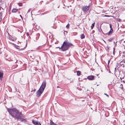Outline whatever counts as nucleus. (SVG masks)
Masks as SVG:
<instances>
[{
    "instance_id": "f257e3e1",
    "label": "nucleus",
    "mask_w": 125,
    "mask_h": 125,
    "mask_svg": "<svg viewBox=\"0 0 125 125\" xmlns=\"http://www.w3.org/2000/svg\"><path fill=\"white\" fill-rule=\"evenodd\" d=\"M7 110L12 117L15 119L19 120V118L20 117V115H21V113L19 112L15 108L9 109L8 108Z\"/></svg>"
},
{
    "instance_id": "f03ea898",
    "label": "nucleus",
    "mask_w": 125,
    "mask_h": 125,
    "mask_svg": "<svg viewBox=\"0 0 125 125\" xmlns=\"http://www.w3.org/2000/svg\"><path fill=\"white\" fill-rule=\"evenodd\" d=\"M46 82L44 81L42 83L39 90L37 92V96L39 97L43 93L46 86Z\"/></svg>"
},
{
    "instance_id": "7ed1b4c3",
    "label": "nucleus",
    "mask_w": 125,
    "mask_h": 125,
    "mask_svg": "<svg viewBox=\"0 0 125 125\" xmlns=\"http://www.w3.org/2000/svg\"><path fill=\"white\" fill-rule=\"evenodd\" d=\"M74 46L72 44L67 41L64 42L63 45L61 47V48L62 51H64L68 49L69 47Z\"/></svg>"
},
{
    "instance_id": "20e7f679",
    "label": "nucleus",
    "mask_w": 125,
    "mask_h": 125,
    "mask_svg": "<svg viewBox=\"0 0 125 125\" xmlns=\"http://www.w3.org/2000/svg\"><path fill=\"white\" fill-rule=\"evenodd\" d=\"M90 7V5H88V6H83L82 9L83 12H85L89 10Z\"/></svg>"
},
{
    "instance_id": "39448f33",
    "label": "nucleus",
    "mask_w": 125,
    "mask_h": 125,
    "mask_svg": "<svg viewBox=\"0 0 125 125\" xmlns=\"http://www.w3.org/2000/svg\"><path fill=\"white\" fill-rule=\"evenodd\" d=\"M32 122L35 125H41L40 123L38 122L37 121H34L33 120Z\"/></svg>"
},
{
    "instance_id": "423d86ee",
    "label": "nucleus",
    "mask_w": 125,
    "mask_h": 125,
    "mask_svg": "<svg viewBox=\"0 0 125 125\" xmlns=\"http://www.w3.org/2000/svg\"><path fill=\"white\" fill-rule=\"evenodd\" d=\"M94 76L93 75L89 76L87 77V78L90 80H93L94 79Z\"/></svg>"
},
{
    "instance_id": "0eeeda50",
    "label": "nucleus",
    "mask_w": 125,
    "mask_h": 125,
    "mask_svg": "<svg viewBox=\"0 0 125 125\" xmlns=\"http://www.w3.org/2000/svg\"><path fill=\"white\" fill-rule=\"evenodd\" d=\"M19 119L21 121L25 122L26 121L25 119L21 118V115H20V117L19 118Z\"/></svg>"
},
{
    "instance_id": "6e6552de",
    "label": "nucleus",
    "mask_w": 125,
    "mask_h": 125,
    "mask_svg": "<svg viewBox=\"0 0 125 125\" xmlns=\"http://www.w3.org/2000/svg\"><path fill=\"white\" fill-rule=\"evenodd\" d=\"M113 31V29H110V31L108 32L107 33V34L108 35H111Z\"/></svg>"
},
{
    "instance_id": "1a4fd4ad",
    "label": "nucleus",
    "mask_w": 125,
    "mask_h": 125,
    "mask_svg": "<svg viewBox=\"0 0 125 125\" xmlns=\"http://www.w3.org/2000/svg\"><path fill=\"white\" fill-rule=\"evenodd\" d=\"M19 9H13L12 10V12H15L18 11Z\"/></svg>"
},
{
    "instance_id": "9d476101",
    "label": "nucleus",
    "mask_w": 125,
    "mask_h": 125,
    "mask_svg": "<svg viewBox=\"0 0 125 125\" xmlns=\"http://www.w3.org/2000/svg\"><path fill=\"white\" fill-rule=\"evenodd\" d=\"M50 125H56L51 120H50Z\"/></svg>"
},
{
    "instance_id": "9b49d317",
    "label": "nucleus",
    "mask_w": 125,
    "mask_h": 125,
    "mask_svg": "<svg viewBox=\"0 0 125 125\" xmlns=\"http://www.w3.org/2000/svg\"><path fill=\"white\" fill-rule=\"evenodd\" d=\"M77 74L78 76H79L81 74V72L79 71L77 72Z\"/></svg>"
},
{
    "instance_id": "f8f14e48",
    "label": "nucleus",
    "mask_w": 125,
    "mask_h": 125,
    "mask_svg": "<svg viewBox=\"0 0 125 125\" xmlns=\"http://www.w3.org/2000/svg\"><path fill=\"white\" fill-rule=\"evenodd\" d=\"M36 36V39H38L40 36V34L39 33L37 34Z\"/></svg>"
},
{
    "instance_id": "ddd939ff",
    "label": "nucleus",
    "mask_w": 125,
    "mask_h": 125,
    "mask_svg": "<svg viewBox=\"0 0 125 125\" xmlns=\"http://www.w3.org/2000/svg\"><path fill=\"white\" fill-rule=\"evenodd\" d=\"M3 73L0 72V79L1 78L3 77Z\"/></svg>"
},
{
    "instance_id": "4468645a",
    "label": "nucleus",
    "mask_w": 125,
    "mask_h": 125,
    "mask_svg": "<svg viewBox=\"0 0 125 125\" xmlns=\"http://www.w3.org/2000/svg\"><path fill=\"white\" fill-rule=\"evenodd\" d=\"M84 37H85V36H84V35L83 34H82L81 35V39H83L84 38Z\"/></svg>"
},
{
    "instance_id": "2eb2a0df",
    "label": "nucleus",
    "mask_w": 125,
    "mask_h": 125,
    "mask_svg": "<svg viewBox=\"0 0 125 125\" xmlns=\"http://www.w3.org/2000/svg\"><path fill=\"white\" fill-rule=\"evenodd\" d=\"M94 23H93L92 24V26H91V28L92 29L93 28L94 25Z\"/></svg>"
},
{
    "instance_id": "dca6fc26",
    "label": "nucleus",
    "mask_w": 125,
    "mask_h": 125,
    "mask_svg": "<svg viewBox=\"0 0 125 125\" xmlns=\"http://www.w3.org/2000/svg\"><path fill=\"white\" fill-rule=\"evenodd\" d=\"M113 39V38H111L108 40V41H109V42L111 41Z\"/></svg>"
},
{
    "instance_id": "f3484780",
    "label": "nucleus",
    "mask_w": 125,
    "mask_h": 125,
    "mask_svg": "<svg viewBox=\"0 0 125 125\" xmlns=\"http://www.w3.org/2000/svg\"><path fill=\"white\" fill-rule=\"evenodd\" d=\"M110 29H113L112 27V25L111 24H110Z\"/></svg>"
},
{
    "instance_id": "a211bd4d",
    "label": "nucleus",
    "mask_w": 125,
    "mask_h": 125,
    "mask_svg": "<svg viewBox=\"0 0 125 125\" xmlns=\"http://www.w3.org/2000/svg\"><path fill=\"white\" fill-rule=\"evenodd\" d=\"M69 24H68L66 26V27L67 28H69Z\"/></svg>"
},
{
    "instance_id": "6ab92c4d",
    "label": "nucleus",
    "mask_w": 125,
    "mask_h": 125,
    "mask_svg": "<svg viewBox=\"0 0 125 125\" xmlns=\"http://www.w3.org/2000/svg\"><path fill=\"white\" fill-rule=\"evenodd\" d=\"M105 95H106L107 96V97H109V96L107 94H104Z\"/></svg>"
},
{
    "instance_id": "aec40b11",
    "label": "nucleus",
    "mask_w": 125,
    "mask_h": 125,
    "mask_svg": "<svg viewBox=\"0 0 125 125\" xmlns=\"http://www.w3.org/2000/svg\"><path fill=\"white\" fill-rule=\"evenodd\" d=\"M20 16L21 17V18L22 19V16L21 15H20Z\"/></svg>"
},
{
    "instance_id": "412c9836",
    "label": "nucleus",
    "mask_w": 125,
    "mask_h": 125,
    "mask_svg": "<svg viewBox=\"0 0 125 125\" xmlns=\"http://www.w3.org/2000/svg\"><path fill=\"white\" fill-rule=\"evenodd\" d=\"M109 62H110V60H109L108 61V63H109Z\"/></svg>"
},
{
    "instance_id": "4be33fe9",
    "label": "nucleus",
    "mask_w": 125,
    "mask_h": 125,
    "mask_svg": "<svg viewBox=\"0 0 125 125\" xmlns=\"http://www.w3.org/2000/svg\"><path fill=\"white\" fill-rule=\"evenodd\" d=\"M113 53L114 54H115V53H114V51L113 52Z\"/></svg>"
},
{
    "instance_id": "5701e85b",
    "label": "nucleus",
    "mask_w": 125,
    "mask_h": 125,
    "mask_svg": "<svg viewBox=\"0 0 125 125\" xmlns=\"http://www.w3.org/2000/svg\"><path fill=\"white\" fill-rule=\"evenodd\" d=\"M105 16H109L106 15Z\"/></svg>"
},
{
    "instance_id": "b1692460",
    "label": "nucleus",
    "mask_w": 125,
    "mask_h": 125,
    "mask_svg": "<svg viewBox=\"0 0 125 125\" xmlns=\"http://www.w3.org/2000/svg\"><path fill=\"white\" fill-rule=\"evenodd\" d=\"M16 39V38H15V39H14V40H15Z\"/></svg>"
},
{
    "instance_id": "393cba45",
    "label": "nucleus",
    "mask_w": 125,
    "mask_h": 125,
    "mask_svg": "<svg viewBox=\"0 0 125 125\" xmlns=\"http://www.w3.org/2000/svg\"><path fill=\"white\" fill-rule=\"evenodd\" d=\"M113 49H114V50H115V48H113Z\"/></svg>"
},
{
    "instance_id": "a878e982",
    "label": "nucleus",
    "mask_w": 125,
    "mask_h": 125,
    "mask_svg": "<svg viewBox=\"0 0 125 125\" xmlns=\"http://www.w3.org/2000/svg\"><path fill=\"white\" fill-rule=\"evenodd\" d=\"M118 19L119 20H119H120V19Z\"/></svg>"
},
{
    "instance_id": "bb28decb",
    "label": "nucleus",
    "mask_w": 125,
    "mask_h": 125,
    "mask_svg": "<svg viewBox=\"0 0 125 125\" xmlns=\"http://www.w3.org/2000/svg\"><path fill=\"white\" fill-rule=\"evenodd\" d=\"M118 19L119 20H119H120V19Z\"/></svg>"
},
{
    "instance_id": "cd10ccee",
    "label": "nucleus",
    "mask_w": 125,
    "mask_h": 125,
    "mask_svg": "<svg viewBox=\"0 0 125 125\" xmlns=\"http://www.w3.org/2000/svg\"><path fill=\"white\" fill-rule=\"evenodd\" d=\"M35 89L34 90V91H35Z\"/></svg>"
},
{
    "instance_id": "c85d7f7f",
    "label": "nucleus",
    "mask_w": 125,
    "mask_h": 125,
    "mask_svg": "<svg viewBox=\"0 0 125 125\" xmlns=\"http://www.w3.org/2000/svg\"><path fill=\"white\" fill-rule=\"evenodd\" d=\"M20 6H21V5H20Z\"/></svg>"
},
{
    "instance_id": "c756f323",
    "label": "nucleus",
    "mask_w": 125,
    "mask_h": 125,
    "mask_svg": "<svg viewBox=\"0 0 125 125\" xmlns=\"http://www.w3.org/2000/svg\"><path fill=\"white\" fill-rule=\"evenodd\" d=\"M20 6H21V5H20Z\"/></svg>"
}]
</instances>
